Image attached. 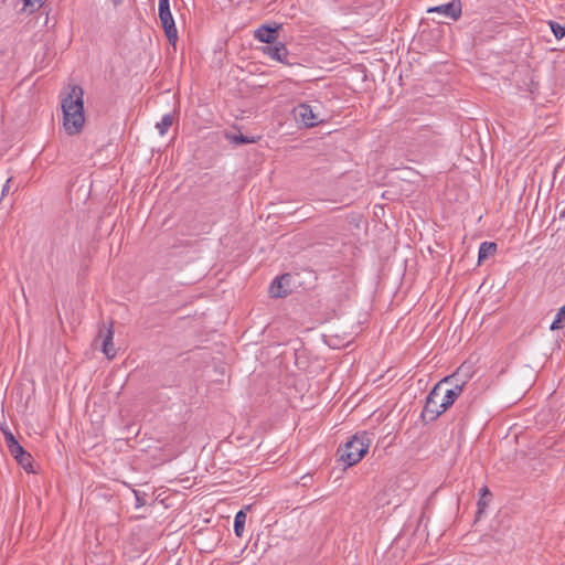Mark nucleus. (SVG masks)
<instances>
[{
    "instance_id": "obj_1",
    "label": "nucleus",
    "mask_w": 565,
    "mask_h": 565,
    "mask_svg": "<svg viewBox=\"0 0 565 565\" xmlns=\"http://www.w3.org/2000/svg\"><path fill=\"white\" fill-rule=\"evenodd\" d=\"M83 94L81 86H73L62 100L63 126L70 136L79 134L85 122Z\"/></svg>"
},
{
    "instance_id": "obj_2",
    "label": "nucleus",
    "mask_w": 565,
    "mask_h": 565,
    "mask_svg": "<svg viewBox=\"0 0 565 565\" xmlns=\"http://www.w3.org/2000/svg\"><path fill=\"white\" fill-rule=\"evenodd\" d=\"M471 377L470 366L461 364L455 373L444 377L435 386L440 387V395L448 408L455 403L461 394L463 386Z\"/></svg>"
},
{
    "instance_id": "obj_3",
    "label": "nucleus",
    "mask_w": 565,
    "mask_h": 565,
    "mask_svg": "<svg viewBox=\"0 0 565 565\" xmlns=\"http://www.w3.org/2000/svg\"><path fill=\"white\" fill-rule=\"evenodd\" d=\"M367 449L369 444L364 441V438L354 435L339 449L340 460L351 467L363 458Z\"/></svg>"
},
{
    "instance_id": "obj_4",
    "label": "nucleus",
    "mask_w": 565,
    "mask_h": 565,
    "mask_svg": "<svg viewBox=\"0 0 565 565\" xmlns=\"http://www.w3.org/2000/svg\"><path fill=\"white\" fill-rule=\"evenodd\" d=\"M6 437L7 447L11 456L18 461V463L29 473L34 472L32 466V457L26 452L19 441L14 438L13 433L10 430V426H0Z\"/></svg>"
},
{
    "instance_id": "obj_5",
    "label": "nucleus",
    "mask_w": 565,
    "mask_h": 565,
    "mask_svg": "<svg viewBox=\"0 0 565 565\" xmlns=\"http://www.w3.org/2000/svg\"><path fill=\"white\" fill-rule=\"evenodd\" d=\"M447 409L448 406L440 395V387L434 386L426 397V403L420 413V417L424 422H434Z\"/></svg>"
},
{
    "instance_id": "obj_6",
    "label": "nucleus",
    "mask_w": 565,
    "mask_h": 565,
    "mask_svg": "<svg viewBox=\"0 0 565 565\" xmlns=\"http://www.w3.org/2000/svg\"><path fill=\"white\" fill-rule=\"evenodd\" d=\"M158 14L160 19L161 26L164 31V34L168 39V42L172 45H175L178 42V30L174 23V19L172 17L170 10V0H159L158 6Z\"/></svg>"
},
{
    "instance_id": "obj_7",
    "label": "nucleus",
    "mask_w": 565,
    "mask_h": 565,
    "mask_svg": "<svg viewBox=\"0 0 565 565\" xmlns=\"http://www.w3.org/2000/svg\"><path fill=\"white\" fill-rule=\"evenodd\" d=\"M295 118L303 126L311 128L323 121L320 115L316 113L309 104L301 103L294 109Z\"/></svg>"
},
{
    "instance_id": "obj_8",
    "label": "nucleus",
    "mask_w": 565,
    "mask_h": 565,
    "mask_svg": "<svg viewBox=\"0 0 565 565\" xmlns=\"http://www.w3.org/2000/svg\"><path fill=\"white\" fill-rule=\"evenodd\" d=\"M280 29L281 24L275 22L262 24L254 31V38L262 43L270 45L277 42Z\"/></svg>"
},
{
    "instance_id": "obj_9",
    "label": "nucleus",
    "mask_w": 565,
    "mask_h": 565,
    "mask_svg": "<svg viewBox=\"0 0 565 565\" xmlns=\"http://www.w3.org/2000/svg\"><path fill=\"white\" fill-rule=\"evenodd\" d=\"M427 13H439L450 18L452 21H457L460 19L462 14V3L461 0H452L447 3H443L436 7H431L427 9Z\"/></svg>"
},
{
    "instance_id": "obj_10",
    "label": "nucleus",
    "mask_w": 565,
    "mask_h": 565,
    "mask_svg": "<svg viewBox=\"0 0 565 565\" xmlns=\"http://www.w3.org/2000/svg\"><path fill=\"white\" fill-rule=\"evenodd\" d=\"M262 52L264 55H267L271 60H275L285 65H292L294 63L289 61V51L287 46L282 42H275L274 44L266 45L262 47Z\"/></svg>"
},
{
    "instance_id": "obj_11",
    "label": "nucleus",
    "mask_w": 565,
    "mask_h": 565,
    "mask_svg": "<svg viewBox=\"0 0 565 565\" xmlns=\"http://www.w3.org/2000/svg\"><path fill=\"white\" fill-rule=\"evenodd\" d=\"M291 275L290 274H284L277 278H275L268 289V292L271 298H285L290 292V281H291Z\"/></svg>"
},
{
    "instance_id": "obj_12",
    "label": "nucleus",
    "mask_w": 565,
    "mask_h": 565,
    "mask_svg": "<svg viewBox=\"0 0 565 565\" xmlns=\"http://www.w3.org/2000/svg\"><path fill=\"white\" fill-rule=\"evenodd\" d=\"M98 338H103L102 351L109 359H114L116 356V349L114 347V329L113 323L109 324L108 328H100Z\"/></svg>"
},
{
    "instance_id": "obj_13",
    "label": "nucleus",
    "mask_w": 565,
    "mask_h": 565,
    "mask_svg": "<svg viewBox=\"0 0 565 565\" xmlns=\"http://www.w3.org/2000/svg\"><path fill=\"white\" fill-rule=\"evenodd\" d=\"M497 252V244L493 242H483L481 243L478 252V262L479 264L486 260L489 256L494 255Z\"/></svg>"
},
{
    "instance_id": "obj_14",
    "label": "nucleus",
    "mask_w": 565,
    "mask_h": 565,
    "mask_svg": "<svg viewBox=\"0 0 565 565\" xmlns=\"http://www.w3.org/2000/svg\"><path fill=\"white\" fill-rule=\"evenodd\" d=\"M246 518L247 515L243 510H239L235 515L234 533L238 537H242L244 534Z\"/></svg>"
},
{
    "instance_id": "obj_15",
    "label": "nucleus",
    "mask_w": 565,
    "mask_h": 565,
    "mask_svg": "<svg viewBox=\"0 0 565 565\" xmlns=\"http://www.w3.org/2000/svg\"><path fill=\"white\" fill-rule=\"evenodd\" d=\"M226 138H227V140H230L231 143H233L235 146L256 142V138L247 137V136H244L243 134H227Z\"/></svg>"
},
{
    "instance_id": "obj_16",
    "label": "nucleus",
    "mask_w": 565,
    "mask_h": 565,
    "mask_svg": "<svg viewBox=\"0 0 565 565\" xmlns=\"http://www.w3.org/2000/svg\"><path fill=\"white\" fill-rule=\"evenodd\" d=\"M564 327H565V305L556 313L555 319L553 320L550 329L557 330V329H562Z\"/></svg>"
},
{
    "instance_id": "obj_17",
    "label": "nucleus",
    "mask_w": 565,
    "mask_h": 565,
    "mask_svg": "<svg viewBox=\"0 0 565 565\" xmlns=\"http://www.w3.org/2000/svg\"><path fill=\"white\" fill-rule=\"evenodd\" d=\"M173 124V117L171 114H166L161 121L157 124V128L159 130V134L161 136L166 135V132L168 131V129L172 126Z\"/></svg>"
},
{
    "instance_id": "obj_18",
    "label": "nucleus",
    "mask_w": 565,
    "mask_h": 565,
    "mask_svg": "<svg viewBox=\"0 0 565 565\" xmlns=\"http://www.w3.org/2000/svg\"><path fill=\"white\" fill-rule=\"evenodd\" d=\"M548 25L551 28V31L553 32L554 36L557 40H562L565 36V26L556 21H550Z\"/></svg>"
},
{
    "instance_id": "obj_19",
    "label": "nucleus",
    "mask_w": 565,
    "mask_h": 565,
    "mask_svg": "<svg viewBox=\"0 0 565 565\" xmlns=\"http://www.w3.org/2000/svg\"><path fill=\"white\" fill-rule=\"evenodd\" d=\"M134 492V495H135V508L136 509H140L142 508L143 505H146V499H145V493H141L140 491L138 490H132Z\"/></svg>"
},
{
    "instance_id": "obj_20",
    "label": "nucleus",
    "mask_w": 565,
    "mask_h": 565,
    "mask_svg": "<svg viewBox=\"0 0 565 565\" xmlns=\"http://www.w3.org/2000/svg\"><path fill=\"white\" fill-rule=\"evenodd\" d=\"M480 495L481 498L478 501L479 512H481L487 505V501L484 500L486 495H490V491L486 486L480 489Z\"/></svg>"
},
{
    "instance_id": "obj_21",
    "label": "nucleus",
    "mask_w": 565,
    "mask_h": 565,
    "mask_svg": "<svg viewBox=\"0 0 565 565\" xmlns=\"http://www.w3.org/2000/svg\"><path fill=\"white\" fill-rule=\"evenodd\" d=\"M25 7L30 8V11L33 12L36 9H40L46 0H24Z\"/></svg>"
},
{
    "instance_id": "obj_22",
    "label": "nucleus",
    "mask_w": 565,
    "mask_h": 565,
    "mask_svg": "<svg viewBox=\"0 0 565 565\" xmlns=\"http://www.w3.org/2000/svg\"><path fill=\"white\" fill-rule=\"evenodd\" d=\"M11 179H9L7 181V183L4 184L3 189H2V195H4L7 193V191H9V183H10Z\"/></svg>"
},
{
    "instance_id": "obj_23",
    "label": "nucleus",
    "mask_w": 565,
    "mask_h": 565,
    "mask_svg": "<svg viewBox=\"0 0 565 565\" xmlns=\"http://www.w3.org/2000/svg\"><path fill=\"white\" fill-rule=\"evenodd\" d=\"M561 419V413H558L557 416H553L551 419H547L546 422L550 423V422H558Z\"/></svg>"
},
{
    "instance_id": "obj_24",
    "label": "nucleus",
    "mask_w": 565,
    "mask_h": 565,
    "mask_svg": "<svg viewBox=\"0 0 565 565\" xmlns=\"http://www.w3.org/2000/svg\"><path fill=\"white\" fill-rule=\"evenodd\" d=\"M540 417H542V418H540V419H539V422H541V423H543V422H546V420H547V419H545V418L543 417V414H540Z\"/></svg>"
},
{
    "instance_id": "obj_25",
    "label": "nucleus",
    "mask_w": 565,
    "mask_h": 565,
    "mask_svg": "<svg viewBox=\"0 0 565 565\" xmlns=\"http://www.w3.org/2000/svg\"><path fill=\"white\" fill-rule=\"evenodd\" d=\"M382 416H383V413H381V414L375 418V420H380V419L382 418Z\"/></svg>"
}]
</instances>
